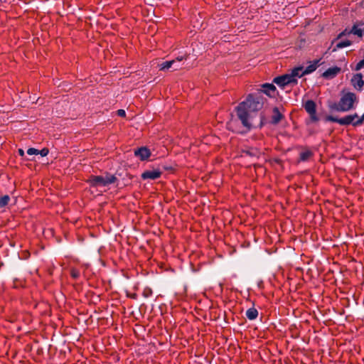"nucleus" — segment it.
I'll return each instance as SVG.
<instances>
[{"label":"nucleus","instance_id":"nucleus-9","mask_svg":"<svg viewBox=\"0 0 364 364\" xmlns=\"http://www.w3.org/2000/svg\"><path fill=\"white\" fill-rule=\"evenodd\" d=\"M283 119H284V115L279 111V109L277 107H274L272 109V114L270 119V124L272 125H277Z\"/></svg>","mask_w":364,"mask_h":364},{"label":"nucleus","instance_id":"nucleus-20","mask_svg":"<svg viewBox=\"0 0 364 364\" xmlns=\"http://www.w3.org/2000/svg\"><path fill=\"white\" fill-rule=\"evenodd\" d=\"M176 60H167L165 62H163L161 64H160V70H168L170 68L173 67V65L175 64Z\"/></svg>","mask_w":364,"mask_h":364},{"label":"nucleus","instance_id":"nucleus-35","mask_svg":"<svg viewBox=\"0 0 364 364\" xmlns=\"http://www.w3.org/2000/svg\"><path fill=\"white\" fill-rule=\"evenodd\" d=\"M183 59V57H180V58H177L176 60H176V61H181Z\"/></svg>","mask_w":364,"mask_h":364},{"label":"nucleus","instance_id":"nucleus-3","mask_svg":"<svg viewBox=\"0 0 364 364\" xmlns=\"http://www.w3.org/2000/svg\"><path fill=\"white\" fill-rule=\"evenodd\" d=\"M357 118H358V114L354 113L353 114L346 115L341 118H338L333 115H327L325 120L326 122H336L342 126H348L351 124L353 127H358V125L355 124Z\"/></svg>","mask_w":364,"mask_h":364},{"label":"nucleus","instance_id":"nucleus-34","mask_svg":"<svg viewBox=\"0 0 364 364\" xmlns=\"http://www.w3.org/2000/svg\"><path fill=\"white\" fill-rule=\"evenodd\" d=\"M264 119V116L263 115H261V122L259 124V127H262L263 126V122H262V119Z\"/></svg>","mask_w":364,"mask_h":364},{"label":"nucleus","instance_id":"nucleus-21","mask_svg":"<svg viewBox=\"0 0 364 364\" xmlns=\"http://www.w3.org/2000/svg\"><path fill=\"white\" fill-rule=\"evenodd\" d=\"M313 152L310 150H306L305 151H302L299 154V159L301 161H306L309 159L310 157L313 156Z\"/></svg>","mask_w":364,"mask_h":364},{"label":"nucleus","instance_id":"nucleus-4","mask_svg":"<svg viewBox=\"0 0 364 364\" xmlns=\"http://www.w3.org/2000/svg\"><path fill=\"white\" fill-rule=\"evenodd\" d=\"M303 107L309 114L310 122H317L319 121V118L316 113V104L314 100H308L303 105Z\"/></svg>","mask_w":364,"mask_h":364},{"label":"nucleus","instance_id":"nucleus-18","mask_svg":"<svg viewBox=\"0 0 364 364\" xmlns=\"http://www.w3.org/2000/svg\"><path fill=\"white\" fill-rule=\"evenodd\" d=\"M242 152L250 156H259V151L257 148L249 147L248 149L243 150Z\"/></svg>","mask_w":364,"mask_h":364},{"label":"nucleus","instance_id":"nucleus-17","mask_svg":"<svg viewBox=\"0 0 364 364\" xmlns=\"http://www.w3.org/2000/svg\"><path fill=\"white\" fill-rule=\"evenodd\" d=\"M303 68L302 66L296 67L291 70L289 75L292 78L301 77L304 76L301 75V73L304 71Z\"/></svg>","mask_w":364,"mask_h":364},{"label":"nucleus","instance_id":"nucleus-11","mask_svg":"<svg viewBox=\"0 0 364 364\" xmlns=\"http://www.w3.org/2000/svg\"><path fill=\"white\" fill-rule=\"evenodd\" d=\"M276 87L273 84L264 83L262 85V89L259 90L257 92H262V95L266 94L270 97H274L276 93Z\"/></svg>","mask_w":364,"mask_h":364},{"label":"nucleus","instance_id":"nucleus-7","mask_svg":"<svg viewBox=\"0 0 364 364\" xmlns=\"http://www.w3.org/2000/svg\"><path fill=\"white\" fill-rule=\"evenodd\" d=\"M151 151L146 146H141L134 149V156L141 161H146L151 156Z\"/></svg>","mask_w":364,"mask_h":364},{"label":"nucleus","instance_id":"nucleus-12","mask_svg":"<svg viewBox=\"0 0 364 364\" xmlns=\"http://www.w3.org/2000/svg\"><path fill=\"white\" fill-rule=\"evenodd\" d=\"M321 60L322 58H321L311 62V64L308 65L301 73V75H309L314 72L317 68L323 63H321Z\"/></svg>","mask_w":364,"mask_h":364},{"label":"nucleus","instance_id":"nucleus-22","mask_svg":"<svg viewBox=\"0 0 364 364\" xmlns=\"http://www.w3.org/2000/svg\"><path fill=\"white\" fill-rule=\"evenodd\" d=\"M10 200L11 198L9 195L0 196V209L6 207L9 204Z\"/></svg>","mask_w":364,"mask_h":364},{"label":"nucleus","instance_id":"nucleus-16","mask_svg":"<svg viewBox=\"0 0 364 364\" xmlns=\"http://www.w3.org/2000/svg\"><path fill=\"white\" fill-rule=\"evenodd\" d=\"M352 44V41L350 40H345L336 43L335 47L333 48L332 52H336L337 50L350 46Z\"/></svg>","mask_w":364,"mask_h":364},{"label":"nucleus","instance_id":"nucleus-14","mask_svg":"<svg viewBox=\"0 0 364 364\" xmlns=\"http://www.w3.org/2000/svg\"><path fill=\"white\" fill-rule=\"evenodd\" d=\"M103 178L106 186L114 183L118 181L117 178L114 175L111 174L108 172L105 173V176H103Z\"/></svg>","mask_w":364,"mask_h":364},{"label":"nucleus","instance_id":"nucleus-25","mask_svg":"<svg viewBox=\"0 0 364 364\" xmlns=\"http://www.w3.org/2000/svg\"><path fill=\"white\" fill-rule=\"evenodd\" d=\"M152 294H153L152 289L149 287L144 288L143 290V292H142V295L145 298L150 297L152 295Z\"/></svg>","mask_w":364,"mask_h":364},{"label":"nucleus","instance_id":"nucleus-30","mask_svg":"<svg viewBox=\"0 0 364 364\" xmlns=\"http://www.w3.org/2000/svg\"><path fill=\"white\" fill-rule=\"evenodd\" d=\"M117 114L118 116L119 117H126V112L124 110V109H118L117 111Z\"/></svg>","mask_w":364,"mask_h":364},{"label":"nucleus","instance_id":"nucleus-28","mask_svg":"<svg viewBox=\"0 0 364 364\" xmlns=\"http://www.w3.org/2000/svg\"><path fill=\"white\" fill-rule=\"evenodd\" d=\"M27 154L28 155H33V154H38V150L35 149V148H29L28 150H27Z\"/></svg>","mask_w":364,"mask_h":364},{"label":"nucleus","instance_id":"nucleus-24","mask_svg":"<svg viewBox=\"0 0 364 364\" xmlns=\"http://www.w3.org/2000/svg\"><path fill=\"white\" fill-rule=\"evenodd\" d=\"M349 31V30H348L347 28H346L345 30H343L342 32H341L338 36L337 37L333 39L331 42V45L334 44L337 40L341 38L342 37L345 36H347V35H349L350 33H348Z\"/></svg>","mask_w":364,"mask_h":364},{"label":"nucleus","instance_id":"nucleus-2","mask_svg":"<svg viewBox=\"0 0 364 364\" xmlns=\"http://www.w3.org/2000/svg\"><path fill=\"white\" fill-rule=\"evenodd\" d=\"M358 102V97L355 93L346 92L343 90L341 92V98L338 102H328V107L330 112H346L355 109V104Z\"/></svg>","mask_w":364,"mask_h":364},{"label":"nucleus","instance_id":"nucleus-32","mask_svg":"<svg viewBox=\"0 0 364 364\" xmlns=\"http://www.w3.org/2000/svg\"><path fill=\"white\" fill-rule=\"evenodd\" d=\"M163 168H164V170H166V171H173V167H172V166H163Z\"/></svg>","mask_w":364,"mask_h":364},{"label":"nucleus","instance_id":"nucleus-8","mask_svg":"<svg viewBox=\"0 0 364 364\" xmlns=\"http://www.w3.org/2000/svg\"><path fill=\"white\" fill-rule=\"evenodd\" d=\"M351 85L358 91H362L364 86V80H363V75L361 73L355 74L351 80Z\"/></svg>","mask_w":364,"mask_h":364},{"label":"nucleus","instance_id":"nucleus-31","mask_svg":"<svg viewBox=\"0 0 364 364\" xmlns=\"http://www.w3.org/2000/svg\"><path fill=\"white\" fill-rule=\"evenodd\" d=\"M18 153L23 158V160H28V159H26L25 157V153H24V151L22 149H18Z\"/></svg>","mask_w":364,"mask_h":364},{"label":"nucleus","instance_id":"nucleus-27","mask_svg":"<svg viewBox=\"0 0 364 364\" xmlns=\"http://www.w3.org/2000/svg\"><path fill=\"white\" fill-rule=\"evenodd\" d=\"M364 67V58L361 60H360L355 68V70L358 71V70H360V69H362Z\"/></svg>","mask_w":364,"mask_h":364},{"label":"nucleus","instance_id":"nucleus-13","mask_svg":"<svg viewBox=\"0 0 364 364\" xmlns=\"http://www.w3.org/2000/svg\"><path fill=\"white\" fill-rule=\"evenodd\" d=\"M341 71V68L337 66L329 68L322 74V77L326 79H332L335 77Z\"/></svg>","mask_w":364,"mask_h":364},{"label":"nucleus","instance_id":"nucleus-29","mask_svg":"<svg viewBox=\"0 0 364 364\" xmlns=\"http://www.w3.org/2000/svg\"><path fill=\"white\" fill-rule=\"evenodd\" d=\"M363 122H364V114L361 117L358 116V118H357V120L355 121V124L360 126L363 123Z\"/></svg>","mask_w":364,"mask_h":364},{"label":"nucleus","instance_id":"nucleus-15","mask_svg":"<svg viewBox=\"0 0 364 364\" xmlns=\"http://www.w3.org/2000/svg\"><path fill=\"white\" fill-rule=\"evenodd\" d=\"M245 315L249 320L252 321L258 316V311L255 307H252L247 310Z\"/></svg>","mask_w":364,"mask_h":364},{"label":"nucleus","instance_id":"nucleus-10","mask_svg":"<svg viewBox=\"0 0 364 364\" xmlns=\"http://www.w3.org/2000/svg\"><path fill=\"white\" fill-rule=\"evenodd\" d=\"M162 172L159 170H147L142 173L141 177L143 180H156L161 177Z\"/></svg>","mask_w":364,"mask_h":364},{"label":"nucleus","instance_id":"nucleus-19","mask_svg":"<svg viewBox=\"0 0 364 364\" xmlns=\"http://www.w3.org/2000/svg\"><path fill=\"white\" fill-rule=\"evenodd\" d=\"M363 32L364 31L361 28H358V24L354 23L352 28L349 30L348 33H352L361 38L363 35H364Z\"/></svg>","mask_w":364,"mask_h":364},{"label":"nucleus","instance_id":"nucleus-6","mask_svg":"<svg viewBox=\"0 0 364 364\" xmlns=\"http://www.w3.org/2000/svg\"><path fill=\"white\" fill-rule=\"evenodd\" d=\"M86 183H88L91 188L106 186L103 176L91 175L86 181Z\"/></svg>","mask_w":364,"mask_h":364},{"label":"nucleus","instance_id":"nucleus-26","mask_svg":"<svg viewBox=\"0 0 364 364\" xmlns=\"http://www.w3.org/2000/svg\"><path fill=\"white\" fill-rule=\"evenodd\" d=\"M49 153V149L48 148H43L41 150H38V154L41 156H46Z\"/></svg>","mask_w":364,"mask_h":364},{"label":"nucleus","instance_id":"nucleus-23","mask_svg":"<svg viewBox=\"0 0 364 364\" xmlns=\"http://www.w3.org/2000/svg\"><path fill=\"white\" fill-rule=\"evenodd\" d=\"M70 277L73 279H75V280L77 279L80 275V272L79 269L74 268V267L71 268V269L70 271Z\"/></svg>","mask_w":364,"mask_h":364},{"label":"nucleus","instance_id":"nucleus-33","mask_svg":"<svg viewBox=\"0 0 364 364\" xmlns=\"http://www.w3.org/2000/svg\"><path fill=\"white\" fill-rule=\"evenodd\" d=\"M355 24H358V26H364V21H358Z\"/></svg>","mask_w":364,"mask_h":364},{"label":"nucleus","instance_id":"nucleus-1","mask_svg":"<svg viewBox=\"0 0 364 364\" xmlns=\"http://www.w3.org/2000/svg\"><path fill=\"white\" fill-rule=\"evenodd\" d=\"M265 100L262 92L250 93L235 107L237 117L247 131L252 129V119L262 109Z\"/></svg>","mask_w":364,"mask_h":364},{"label":"nucleus","instance_id":"nucleus-5","mask_svg":"<svg viewBox=\"0 0 364 364\" xmlns=\"http://www.w3.org/2000/svg\"><path fill=\"white\" fill-rule=\"evenodd\" d=\"M273 82L282 88L289 85H295L298 83L297 79L292 78L289 74H285L276 77L274 78Z\"/></svg>","mask_w":364,"mask_h":364}]
</instances>
